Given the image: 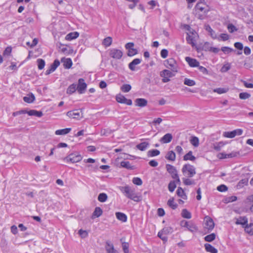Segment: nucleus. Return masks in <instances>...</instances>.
I'll return each mask as SVG.
<instances>
[{"mask_svg":"<svg viewBox=\"0 0 253 253\" xmlns=\"http://www.w3.org/2000/svg\"><path fill=\"white\" fill-rule=\"evenodd\" d=\"M120 190L126 197L135 202H139L142 199L141 197L135 193V190L128 186L121 187Z\"/></svg>","mask_w":253,"mask_h":253,"instance_id":"nucleus-1","label":"nucleus"},{"mask_svg":"<svg viewBox=\"0 0 253 253\" xmlns=\"http://www.w3.org/2000/svg\"><path fill=\"white\" fill-rule=\"evenodd\" d=\"M182 172L186 177H192L196 174V169L193 166L185 164L183 166Z\"/></svg>","mask_w":253,"mask_h":253,"instance_id":"nucleus-2","label":"nucleus"},{"mask_svg":"<svg viewBox=\"0 0 253 253\" xmlns=\"http://www.w3.org/2000/svg\"><path fill=\"white\" fill-rule=\"evenodd\" d=\"M180 225L182 227H186L191 232H195L198 231V228L192 221L183 220L181 221Z\"/></svg>","mask_w":253,"mask_h":253,"instance_id":"nucleus-3","label":"nucleus"},{"mask_svg":"<svg viewBox=\"0 0 253 253\" xmlns=\"http://www.w3.org/2000/svg\"><path fill=\"white\" fill-rule=\"evenodd\" d=\"M197 37V34L195 32H192L187 34L186 41L188 43L191 44L193 47L196 46V38Z\"/></svg>","mask_w":253,"mask_h":253,"instance_id":"nucleus-4","label":"nucleus"},{"mask_svg":"<svg viewBox=\"0 0 253 253\" xmlns=\"http://www.w3.org/2000/svg\"><path fill=\"white\" fill-rule=\"evenodd\" d=\"M166 62L167 63L166 66L168 68L170 69L173 72H177V65L173 58H169Z\"/></svg>","mask_w":253,"mask_h":253,"instance_id":"nucleus-5","label":"nucleus"},{"mask_svg":"<svg viewBox=\"0 0 253 253\" xmlns=\"http://www.w3.org/2000/svg\"><path fill=\"white\" fill-rule=\"evenodd\" d=\"M195 11L196 14L198 13L202 12L203 14H206L208 11V8L207 5L203 2H198L195 6Z\"/></svg>","mask_w":253,"mask_h":253,"instance_id":"nucleus-6","label":"nucleus"},{"mask_svg":"<svg viewBox=\"0 0 253 253\" xmlns=\"http://www.w3.org/2000/svg\"><path fill=\"white\" fill-rule=\"evenodd\" d=\"M82 159V156L77 154H71L65 158L67 162H71L72 163L80 162Z\"/></svg>","mask_w":253,"mask_h":253,"instance_id":"nucleus-7","label":"nucleus"},{"mask_svg":"<svg viewBox=\"0 0 253 253\" xmlns=\"http://www.w3.org/2000/svg\"><path fill=\"white\" fill-rule=\"evenodd\" d=\"M205 228L209 231L212 230L214 227L213 220L209 216H206L204 218Z\"/></svg>","mask_w":253,"mask_h":253,"instance_id":"nucleus-8","label":"nucleus"},{"mask_svg":"<svg viewBox=\"0 0 253 253\" xmlns=\"http://www.w3.org/2000/svg\"><path fill=\"white\" fill-rule=\"evenodd\" d=\"M243 130L237 129L232 131H226L223 133V136L227 138H233L236 135H240L242 134Z\"/></svg>","mask_w":253,"mask_h":253,"instance_id":"nucleus-9","label":"nucleus"},{"mask_svg":"<svg viewBox=\"0 0 253 253\" xmlns=\"http://www.w3.org/2000/svg\"><path fill=\"white\" fill-rule=\"evenodd\" d=\"M109 54L113 58L120 59L123 56V52L119 49L113 48L110 50Z\"/></svg>","mask_w":253,"mask_h":253,"instance_id":"nucleus-10","label":"nucleus"},{"mask_svg":"<svg viewBox=\"0 0 253 253\" xmlns=\"http://www.w3.org/2000/svg\"><path fill=\"white\" fill-rule=\"evenodd\" d=\"M86 84L83 79H80L78 81V85L77 86V90L80 94L83 93L86 88Z\"/></svg>","mask_w":253,"mask_h":253,"instance_id":"nucleus-11","label":"nucleus"},{"mask_svg":"<svg viewBox=\"0 0 253 253\" xmlns=\"http://www.w3.org/2000/svg\"><path fill=\"white\" fill-rule=\"evenodd\" d=\"M166 168L168 172L171 175V177L173 178V177H177V171L176 168L169 164H167L166 166Z\"/></svg>","mask_w":253,"mask_h":253,"instance_id":"nucleus-12","label":"nucleus"},{"mask_svg":"<svg viewBox=\"0 0 253 253\" xmlns=\"http://www.w3.org/2000/svg\"><path fill=\"white\" fill-rule=\"evenodd\" d=\"M239 155V152H232L231 153L229 154H225L224 153H219L217 155V157L219 159H226L227 158H233L237 157L238 155Z\"/></svg>","mask_w":253,"mask_h":253,"instance_id":"nucleus-13","label":"nucleus"},{"mask_svg":"<svg viewBox=\"0 0 253 253\" xmlns=\"http://www.w3.org/2000/svg\"><path fill=\"white\" fill-rule=\"evenodd\" d=\"M105 248L107 253H119V252L115 249L113 244L109 241L106 242Z\"/></svg>","mask_w":253,"mask_h":253,"instance_id":"nucleus-14","label":"nucleus"},{"mask_svg":"<svg viewBox=\"0 0 253 253\" xmlns=\"http://www.w3.org/2000/svg\"><path fill=\"white\" fill-rule=\"evenodd\" d=\"M185 60L191 67H198L199 65V62L195 59L189 57H186L185 58Z\"/></svg>","mask_w":253,"mask_h":253,"instance_id":"nucleus-15","label":"nucleus"},{"mask_svg":"<svg viewBox=\"0 0 253 253\" xmlns=\"http://www.w3.org/2000/svg\"><path fill=\"white\" fill-rule=\"evenodd\" d=\"M135 104L137 106L143 107L147 105L148 101L144 98H137L135 100Z\"/></svg>","mask_w":253,"mask_h":253,"instance_id":"nucleus-16","label":"nucleus"},{"mask_svg":"<svg viewBox=\"0 0 253 253\" xmlns=\"http://www.w3.org/2000/svg\"><path fill=\"white\" fill-rule=\"evenodd\" d=\"M141 62V59L139 58H135L134 60H132V62H131L128 64V68L131 71H135V66L139 64Z\"/></svg>","mask_w":253,"mask_h":253,"instance_id":"nucleus-17","label":"nucleus"},{"mask_svg":"<svg viewBox=\"0 0 253 253\" xmlns=\"http://www.w3.org/2000/svg\"><path fill=\"white\" fill-rule=\"evenodd\" d=\"M67 116L70 118L78 119L80 118V113L78 110L68 111Z\"/></svg>","mask_w":253,"mask_h":253,"instance_id":"nucleus-18","label":"nucleus"},{"mask_svg":"<svg viewBox=\"0 0 253 253\" xmlns=\"http://www.w3.org/2000/svg\"><path fill=\"white\" fill-rule=\"evenodd\" d=\"M204 28L207 32L209 33L210 36L212 39H215L217 38V35L215 32L211 29L209 25H205Z\"/></svg>","mask_w":253,"mask_h":253,"instance_id":"nucleus-19","label":"nucleus"},{"mask_svg":"<svg viewBox=\"0 0 253 253\" xmlns=\"http://www.w3.org/2000/svg\"><path fill=\"white\" fill-rule=\"evenodd\" d=\"M172 139V136L170 133H167L160 139V142L163 143H168L170 142Z\"/></svg>","mask_w":253,"mask_h":253,"instance_id":"nucleus-20","label":"nucleus"},{"mask_svg":"<svg viewBox=\"0 0 253 253\" xmlns=\"http://www.w3.org/2000/svg\"><path fill=\"white\" fill-rule=\"evenodd\" d=\"M79 36V34L77 32H71L66 35L65 39L67 41H71L77 38Z\"/></svg>","mask_w":253,"mask_h":253,"instance_id":"nucleus-21","label":"nucleus"},{"mask_svg":"<svg viewBox=\"0 0 253 253\" xmlns=\"http://www.w3.org/2000/svg\"><path fill=\"white\" fill-rule=\"evenodd\" d=\"M149 143L147 142H143L136 146L137 149L140 151H145L149 146Z\"/></svg>","mask_w":253,"mask_h":253,"instance_id":"nucleus-22","label":"nucleus"},{"mask_svg":"<svg viewBox=\"0 0 253 253\" xmlns=\"http://www.w3.org/2000/svg\"><path fill=\"white\" fill-rule=\"evenodd\" d=\"M102 210L99 207L95 208L92 215V218H94L95 217H98L101 216L102 214Z\"/></svg>","mask_w":253,"mask_h":253,"instance_id":"nucleus-23","label":"nucleus"},{"mask_svg":"<svg viewBox=\"0 0 253 253\" xmlns=\"http://www.w3.org/2000/svg\"><path fill=\"white\" fill-rule=\"evenodd\" d=\"M27 114H28L29 116H35L38 117H41L43 115L42 112L38 111L35 110H31L29 111H27Z\"/></svg>","mask_w":253,"mask_h":253,"instance_id":"nucleus-24","label":"nucleus"},{"mask_svg":"<svg viewBox=\"0 0 253 253\" xmlns=\"http://www.w3.org/2000/svg\"><path fill=\"white\" fill-rule=\"evenodd\" d=\"M116 216L118 219L122 222H126L127 220V216L124 213L117 212L116 213Z\"/></svg>","mask_w":253,"mask_h":253,"instance_id":"nucleus-25","label":"nucleus"},{"mask_svg":"<svg viewBox=\"0 0 253 253\" xmlns=\"http://www.w3.org/2000/svg\"><path fill=\"white\" fill-rule=\"evenodd\" d=\"M248 222V219L245 216L240 217L239 218L237 219L236 221V223L237 224H241L245 226V225H247Z\"/></svg>","mask_w":253,"mask_h":253,"instance_id":"nucleus-26","label":"nucleus"},{"mask_svg":"<svg viewBox=\"0 0 253 253\" xmlns=\"http://www.w3.org/2000/svg\"><path fill=\"white\" fill-rule=\"evenodd\" d=\"M35 99V97L33 93L29 94L27 96H25L23 98L24 101L28 103L33 102Z\"/></svg>","mask_w":253,"mask_h":253,"instance_id":"nucleus-27","label":"nucleus"},{"mask_svg":"<svg viewBox=\"0 0 253 253\" xmlns=\"http://www.w3.org/2000/svg\"><path fill=\"white\" fill-rule=\"evenodd\" d=\"M71 130V128H66L64 129L57 130L55 131V133L56 135H65L69 133Z\"/></svg>","mask_w":253,"mask_h":253,"instance_id":"nucleus-28","label":"nucleus"},{"mask_svg":"<svg viewBox=\"0 0 253 253\" xmlns=\"http://www.w3.org/2000/svg\"><path fill=\"white\" fill-rule=\"evenodd\" d=\"M206 250L211 253H217V250L209 244H205Z\"/></svg>","mask_w":253,"mask_h":253,"instance_id":"nucleus-29","label":"nucleus"},{"mask_svg":"<svg viewBox=\"0 0 253 253\" xmlns=\"http://www.w3.org/2000/svg\"><path fill=\"white\" fill-rule=\"evenodd\" d=\"M192 152L190 151L188 153L184 155L183 157V160L184 161L190 160L191 161H194L195 160L196 158L192 155Z\"/></svg>","mask_w":253,"mask_h":253,"instance_id":"nucleus-30","label":"nucleus"},{"mask_svg":"<svg viewBox=\"0 0 253 253\" xmlns=\"http://www.w3.org/2000/svg\"><path fill=\"white\" fill-rule=\"evenodd\" d=\"M176 194L179 197H181L184 200H186L187 199V196L186 194L185 193L183 189L181 187H179L178 188L176 191Z\"/></svg>","mask_w":253,"mask_h":253,"instance_id":"nucleus-31","label":"nucleus"},{"mask_svg":"<svg viewBox=\"0 0 253 253\" xmlns=\"http://www.w3.org/2000/svg\"><path fill=\"white\" fill-rule=\"evenodd\" d=\"M166 158L167 160L174 161L175 160V154L173 151H169L168 152L166 156Z\"/></svg>","mask_w":253,"mask_h":253,"instance_id":"nucleus-32","label":"nucleus"},{"mask_svg":"<svg viewBox=\"0 0 253 253\" xmlns=\"http://www.w3.org/2000/svg\"><path fill=\"white\" fill-rule=\"evenodd\" d=\"M77 89V85L75 84H73L68 87L66 92L67 94H71L74 93Z\"/></svg>","mask_w":253,"mask_h":253,"instance_id":"nucleus-33","label":"nucleus"},{"mask_svg":"<svg viewBox=\"0 0 253 253\" xmlns=\"http://www.w3.org/2000/svg\"><path fill=\"white\" fill-rule=\"evenodd\" d=\"M64 68L69 69L72 65V61L70 58H66L62 60Z\"/></svg>","mask_w":253,"mask_h":253,"instance_id":"nucleus-34","label":"nucleus"},{"mask_svg":"<svg viewBox=\"0 0 253 253\" xmlns=\"http://www.w3.org/2000/svg\"><path fill=\"white\" fill-rule=\"evenodd\" d=\"M191 144L195 147H197L199 145V138L196 136H192L190 139Z\"/></svg>","mask_w":253,"mask_h":253,"instance_id":"nucleus-35","label":"nucleus"},{"mask_svg":"<svg viewBox=\"0 0 253 253\" xmlns=\"http://www.w3.org/2000/svg\"><path fill=\"white\" fill-rule=\"evenodd\" d=\"M161 77H168L171 78L174 76L172 72L169 70H164L160 73Z\"/></svg>","mask_w":253,"mask_h":253,"instance_id":"nucleus-36","label":"nucleus"},{"mask_svg":"<svg viewBox=\"0 0 253 253\" xmlns=\"http://www.w3.org/2000/svg\"><path fill=\"white\" fill-rule=\"evenodd\" d=\"M244 227L246 232L251 235L253 234V223H251L249 225L247 224Z\"/></svg>","mask_w":253,"mask_h":253,"instance_id":"nucleus-37","label":"nucleus"},{"mask_svg":"<svg viewBox=\"0 0 253 253\" xmlns=\"http://www.w3.org/2000/svg\"><path fill=\"white\" fill-rule=\"evenodd\" d=\"M121 166L123 168H125L128 169H133V167L131 166L130 163L128 161H122L121 163Z\"/></svg>","mask_w":253,"mask_h":253,"instance_id":"nucleus-38","label":"nucleus"},{"mask_svg":"<svg viewBox=\"0 0 253 253\" xmlns=\"http://www.w3.org/2000/svg\"><path fill=\"white\" fill-rule=\"evenodd\" d=\"M181 215L185 218L190 219L191 218V213L186 209H183L182 211Z\"/></svg>","mask_w":253,"mask_h":253,"instance_id":"nucleus-39","label":"nucleus"},{"mask_svg":"<svg viewBox=\"0 0 253 253\" xmlns=\"http://www.w3.org/2000/svg\"><path fill=\"white\" fill-rule=\"evenodd\" d=\"M108 196L106 194L102 193L99 194L98 200L100 202H105L107 199Z\"/></svg>","mask_w":253,"mask_h":253,"instance_id":"nucleus-40","label":"nucleus"},{"mask_svg":"<svg viewBox=\"0 0 253 253\" xmlns=\"http://www.w3.org/2000/svg\"><path fill=\"white\" fill-rule=\"evenodd\" d=\"M112 42V38L110 37H107L103 40V44L106 46H109Z\"/></svg>","mask_w":253,"mask_h":253,"instance_id":"nucleus-41","label":"nucleus"},{"mask_svg":"<svg viewBox=\"0 0 253 253\" xmlns=\"http://www.w3.org/2000/svg\"><path fill=\"white\" fill-rule=\"evenodd\" d=\"M160 152L157 149H154L149 150L148 152V155L149 157H154L156 156H158L160 154Z\"/></svg>","mask_w":253,"mask_h":253,"instance_id":"nucleus-42","label":"nucleus"},{"mask_svg":"<svg viewBox=\"0 0 253 253\" xmlns=\"http://www.w3.org/2000/svg\"><path fill=\"white\" fill-rule=\"evenodd\" d=\"M184 84L185 85L190 86H194L196 84V83L194 80L187 78L184 79Z\"/></svg>","mask_w":253,"mask_h":253,"instance_id":"nucleus-43","label":"nucleus"},{"mask_svg":"<svg viewBox=\"0 0 253 253\" xmlns=\"http://www.w3.org/2000/svg\"><path fill=\"white\" fill-rule=\"evenodd\" d=\"M131 88V85L128 84H123L121 87L122 91L124 92H128L130 90Z\"/></svg>","mask_w":253,"mask_h":253,"instance_id":"nucleus-44","label":"nucleus"},{"mask_svg":"<svg viewBox=\"0 0 253 253\" xmlns=\"http://www.w3.org/2000/svg\"><path fill=\"white\" fill-rule=\"evenodd\" d=\"M168 205L173 210L175 209L177 207V205L174 202L173 199H170L168 201Z\"/></svg>","mask_w":253,"mask_h":253,"instance_id":"nucleus-45","label":"nucleus"},{"mask_svg":"<svg viewBox=\"0 0 253 253\" xmlns=\"http://www.w3.org/2000/svg\"><path fill=\"white\" fill-rule=\"evenodd\" d=\"M228 90V88H215L213 90V91L214 92H216L218 94H222L226 93Z\"/></svg>","mask_w":253,"mask_h":253,"instance_id":"nucleus-46","label":"nucleus"},{"mask_svg":"<svg viewBox=\"0 0 253 253\" xmlns=\"http://www.w3.org/2000/svg\"><path fill=\"white\" fill-rule=\"evenodd\" d=\"M183 182L185 185H190L195 184V182L193 180L187 178H182Z\"/></svg>","mask_w":253,"mask_h":253,"instance_id":"nucleus-47","label":"nucleus"},{"mask_svg":"<svg viewBox=\"0 0 253 253\" xmlns=\"http://www.w3.org/2000/svg\"><path fill=\"white\" fill-rule=\"evenodd\" d=\"M215 238V234L214 233L211 234L205 237V240L207 242H211Z\"/></svg>","mask_w":253,"mask_h":253,"instance_id":"nucleus-48","label":"nucleus"},{"mask_svg":"<svg viewBox=\"0 0 253 253\" xmlns=\"http://www.w3.org/2000/svg\"><path fill=\"white\" fill-rule=\"evenodd\" d=\"M38 66V68L40 70L42 69L45 66V62L42 59H38L37 61Z\"/></svg>","mask_w":253,"mask_h":253,"instance_id":"nucleus-49","label":"nucleus"},{"mask_svg":"<svg viewBox=\"0 0 253 253\" xmlns=\"http://www.w3.org/2000/svg\"><path fill=\"white\" fill-rule=\"evenodd\" d=\"M176 187V184L175 181H171L168 186L169 190L170 192H172L174 191Z\"/></svg>","mask_w":253,"mask_h":253,"instance_id":"nucleus-50","label":"nucleus"},{"mask_svg":"<svg viewBox=\"0 0 253 253\" xmlns=\"http://www.w3.org/2000/svg\"><path fill=\"white\" fill-rule=\"evenodd\" d=\"M126 99V98L122 95H119L116 96V100L119 103H125Z\"/></svg>","mask_w":253,"mask_h":253,"instance_id":"nucleus-51","label":"nucleus"},{"mask_svg":"<svg viewBox=\"0 0 253 253\" xmlns=\"http://www.w3.org/2000/svg\"><path fill=\"white\" fill-rule=\"evenodd\" d=\"M60 65V62L58 60H55L54 62L50 65L51 71H55L57 67Z\"/></svg>","mask_w":253,"mask_h":253,"instance_id":"nucleus-52","label":"nucleus"},{"mask_svg":"<svg viewBox=\"0 0 253 253\" xmlns=\"http://www.w3.org/2000/svg\"><path fill=\"white\" fill-rule=\"evenodd\" d=\"M251 97V94L247 92H241L239 94V98L241 99H246Z\"/></svg>","mask_w":253,"mask_h":253,"instance_id":"nucleus-53","label":"nucleus"},{"mask_svg":"<svg viewBox=\"0 0 253 253\" xmlns=\"http://www.w3.org/2000/svg\"><path fill=\"white\" fill-rule=\"evenodd\" d=\"M129 245L128 243L123 242L122 243V248L124 253H129Z\"/></svg>","mask_w":253,"mask_h":253,"instance_id":"nucleus-54","label":"nucleus"},{"mask_svg":"<svg viewBox=\"0 0 253 253\" xmlns=\"http://www.w3.org/2000/svg\"><path fill=\"white\" fill-rule=\"evenodd\" d=\"M224 144L222 142H219L214 144L213 148L216 151H220L221 148L224 146Z\"/></svg>","mask_w":253,"mask_h":253,"instance_id":"nucleus-55","label":"nucleus"},{"mask_svg":"<svg viewBox=\"0 0 253 253\" xmlns=\"http://www.w3.org/2000/svg\"><path fill=\"white\" fill-rule=\"evenodd\" d=\"M237 200V197L234 196H230L226 198L224 201V203H228L230 202H232L234 201H235Z\"/></svg>","mask_w":253,"mask_h":253,"instance_id":"nucleus-56","label":"nucleus"},{"mask_svg":"<svg viewBox=\"0 0 253 253\" xmlns=\"http://www.w3.org/2000/svg\"><path fill=\"white\" fill-rule=\"evenodd\" d=\"M132 182L137 185H141L142 184V180L139 177H134L132 179Z\"/></svg>","mask_w":253,"mask_h":253,"instance_id":"nucleus-57","label":"nucleus"},{"mask_svg":"<svg viewBox=\"0 0 253 253\" xmlns=\"http://www.w3.org/2000/svg\"><path fill=\"white\" fill-rule=\"evenodd\" d=\"M229 39V36L227 34H221L218 38L219 41L222 40L223 41H227Z\"/></svg>","mask_w":253,"mask_h":253,"instance_id":"nucleus-58","label":"nucleus"},{"mask_svg":"<svg viewBox=\"0 0 253 253\" xmlns=\"http://www.w3.org/2000/svg\"><path fill=\"white\" fill-rule=\"evenodd\" d=\"M78 233L82 238H86L88 236V233L86 230L80 229Z\"/></svg>","mask_w":253,"mask_h":253,"instance_id":"nucleus-59","label":"nucleus"},{"mask_svg":"<svg viewBox=\"0 0 253 253\" xmlns=\"http://www.w3.org/2000/svg\"><path fill=\"white\" fill-rule=\"evenodd\" d=\"M230 65L229 63H227L224 65L222 68H221V72L222 73L226 72L228 71L230 69Z\"/></svg>","mask_w":253,"mask_h":253,"instance_id":"nucleus-60","label":"nucleus"},{"mask_svg":"<svg viewBox=\"0 0 253 253\" xmlns=\"http://www.w3.org/2000/svg\"><path fill=\"white\" fill-rule=\"evenodd\" d=\"M137 53V49L132 48L128 50L127 55L128 56H133Z\"/></svg>","mask_w":253,"mask_h":253,"instance_id":"nucleus-61","label":"nucleus"},{"mask_svg":"<svg viewBox=\"0 0 253 253\" xmlns=\"http://www.w3.org/2000/svg\"><path fill=\"white\" fill-rule=\"evenodd\" d=\"M227 29L229 32L231 33H233L234 32L237 30V29L236 28V27L232 24H229L228 25Z\"/></svg>","mask_w":253,"mask_h":253,"instance_id":"nucleus-62","label":"nucleus"},{"mask_svg":"<svg viewBox=\"0 0 253 253\" xmlns=\"http://www.w3.org/2000/svg\"><path fill=\"white\" fill-rule=\"evenodd\" d=\"M166 234H164L163 232H159L158 234V236L163 241L167 242L168 240V237L165 236Z\"/></svg>","mask_w":253,"mask_h":253,"instance_id":"nucleus-63","label":"nucleus"},{"mask_svg":"<svg viewBox=\"0 0 253 253\" xmlns=\"http://www.w3.org/2000/svg\"><path fill=\"white\" fill-rule=\"evenodd\" d=\"M227 187L223 184L220 185L217 187V190L220 192H225L227 191Z\"/></svg>","mask_w":253,"mask_h":253,"instance_id":"nucleus-64","label":"nucleus"}]
</instances>
